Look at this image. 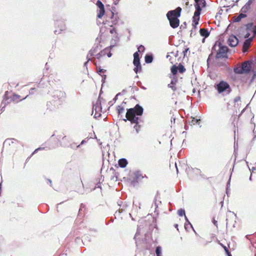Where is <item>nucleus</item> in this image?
<instances>
[{
	"label": "nucleus",
	"instance_id": "f257e3e1",
	"mask_svg": "<svg viewBox=\"0 0 256 256\" xmlns=\"http://www.w3.org/2000/svg\"><path fill=\"white\" fill-rule=\"evenodd\" d=\"M144 108L139 104H136L134 108H130L127 110V112L126 114V118L123 120L125 122L130 120L131 124H135L134 128L135 129L137 134L140 130V126L138 124L139 118L136 116H141L143 114Z\"/></svg>",
	"mask_w": 256,
	"mask_h": 256
},
{
	"label": "nucleus",
	"instance_id": "f03ea898",
	"mask_svg": "<svg viewBox=\"0 0 256 256\" xmlns=\"http://www.w3.org/2000/svg\"><path fill=\"white\" fill-rule=\"evenodd\" d=\"M182 10V8L178 6L174 10H169L166 14V17L172 28H175L178 26L180 20L178 18L180 16Z\"/></svg>",
	"mask_w": 256,
	"mask_h": 256
},
{
	"label": "nucleus",
	"instance_id": "7ed1b4c3",
	"mask_svg": "<svg viewBox=\"0 0 256 256\" xmlns=\"http://www.w3.org/2000/svg\"><path fill=\"white\" fill-rule=\"evenodd\" d=\"M252 64V60H246L242 62V65L240 64H237L234 68V72L236 74L249 73L251 70Z\"/></svg>",
	"mask_w": 256,
	"mask_h": 256
},
{
	"label": "nucleus",
	"instance_id": "20e7f679",
	"mask_svg": "<svg viewBox=\"0 0 256 256\" xmlns=\"http://www.w3.org/2000/svg\"><path fill=\"white\" fill-rule=\"evenodd\" d=\"M215 88L219 94H223V95H227L232 91L229 84L224 80L220 81V82L215 86Z\"/></svg>",
	"mask_w": 256,
	"mask_h": 256
},
{
	"label": "nucleus",
	"instance_id": "39448f33",
	"mask_svg": "<svg viewBox=\"0 0 256 256\" xmlns=\"http://www.w3.org/2000/svg\"><path fill=\"white\" fill-rule=\"evenodd\" d=\"M219 48L215 56L216 60L224 59L226 60L228 58V53L229 48L225 46H223L220 42L218 43Z\"/></svg>",
	"mask_w": 256,
	"mask_h": 256
},
{
	"label": "nucleus",
	"instance_id": "423d86ee",
	"mask_svg": "<svg viewBox=\"0 0 256 256\" xmlns=\"http://www.w3.org/2000/svg\"><path fill=\"white\" fill-rule=\"evenodd\" d=\"M100 94H101V92H100L98 100H97L96 103L94 104L93 108H92L93 111L95 110V112H96L94 116V117L95 118H96L97 117H100L101 116V114L100 112L102 109V106H101V101L100 100Z\"/></svg>",
	"mask_w": 256,
	"mask_h": 256
},
{
	"label": "nucleus",
	"instance_id": "0eeeda50",
	"mask_svg": "<svg viewBox=\"0 0 256 256\" xmlns=\"http://www.w3.org/2000/svg\"><path fill=\"white\" fill-rule=\"evenodd\" d=\"M101 40V35H100V36L98 37L96 40V41L97 42L96 46L93 47L88 52V54L90 56V57L94 56V54L97 52L101 48L102 46L100 45Z\"/></svg>",
	"mask_w": 256,
	"mask_h": 256
},
{
	"label": "nucleus",
	"instance_id": "6e6552de",
	"mask_svg": "<svg viewBox=\"0 0 256 256\" xmlns=\"http://www.w3.org/2000/svg\"><path fill=\"white\" fill-rule=\"evenodd\" d=\"M96 5L99 8V12L97 15V17L99 18H101L106 13L104 6L102 2L100 0H97Z\"/></svg>",
	"mask_w": 256,
	"mask_h": 256
},
{
	"label": "nucleus",
	"instance_id": "1a4fd4ad",
	"mask_svg": "<svg viewBox=\"0 0 256 256\" xmlns=\"http://www.w3.org/2000/svg\"><path fill=\"white\" fill-rule=\"evenodd\" d=\"M52 96L55 100L62 101L66 98V93L62 90H56L54 92Z\"/></svg>",
	"mask_w": 256,
	"mask_h": 256
},
{
	"label": "nucleus",
	"instance_id": "9d476101",
	"mask_svg": "<svg viewBox=\"0 0 256 256\" xmlns=\"http://www.w3.org/2000/svg\"><path fill=\"white\" fill-rule=\"evenodd\" d=\"M228 42L230 46L234 47L238 45V40L236 36L232 34L228 38Z\"/></svg>",
	"mask_w": 256,
	"mask_h": 256
},
{
	"label": "nucleus",
	"instance_id": "9b49d317",
	"mask_svg": "<svg viewBox=\"0 0 256 256\" xmlns=\"http://www.w3.org/2000/svg\"><path fill=\"white\" fill-rule=\"evenodd\" d=\"M55 25L56 26H58V27L60 28L59 30H55L54 31L55 34L60 33L61 32H62L66 28V26L64 22L62 20H56L55 22Z\"/></svg>",
	"mask_w": 256,
	"mask_h": 256
},
{
	"label": "nucleus",
	"instance_id": "f8f14e48",
	"mask_svg": "<svg viewBox=\"0 0 256 256\" xmlns=\"http://www.w3.org/2000/svg\"><path fill=\"white\" fill-rule=\"evenodd\" d=\"M133 64L135 66L134 68V70L136 74L141 72L142 66L140 64V60H134Z\"/></svg>",
	"mask_w": 256,
	"mask_h": 256
},
{
	"label": "nucleus",
	"instance_id": "ddd939ff",
	"mask_svg": "<svg viewBox=\"0 0 256 256\" xmlns=\"http://www.w3.org/2000/svg\"><path fill=\"white\" fill-rule=\"evenodd\" d=\"M253 37H251L249 38H246L244 42L242 51L245 52L248 51V49L250 46V42L252 40Z\"/></svg>",
	"mask_w": 256,
	"mask_h": 256
},
{
	"label": "nucleus",
	"instance_id": "4468645a",
	"mask_svg": "<svg viewBox=\"0 0 256 256\" xmlns=\"http://www.w3.org/2000/svg\"><path fill=\"white\" fill-rule=\"evenodd\" d=\"M110 18L112 20V24H116L119 19L118 14L116 13V14H114V12L112 10H110Z\"/></svg>",
	"mask_w": 256,
	"mask_h": 256
},
{
	"label": "nucleus",
	"instance_id": "2eb2a0df",
	"mask_svg": "<svg viewBox=\"0 0 256 256\" xmlns=\"http://www.w3.org/2000/svg\"><path fill=\"white\" fill-rule=\"evenodd\" d=\"M119 40H120V38L118 36V34H115L113 36L111 40V41H110L111 44L109 46L110 49H112L116 44L118 42Z\"/></svg>",
	"mask_w": 256,
	"mask_h": 256
},
{
	"label": "nucleus",
	"instance_id": "dca6fc26",
	"mask_svg": "<svg viewBox=\"0 0 256 256\" xmlns=\"http://www.w3.org/2000/svg\"><path fill=\"white\" fill-rule=\"evenodd\" d=\"M110 48L109 47L104 48L101 50L99 53L97 54L96 56L98 60H100V58L106 54V52Z\"/></svg>",
	"mask_w": 256,
	"mask_h": 256
},
{
	"label": "nucleus",
	"instance_id": "f3484780",
	"mask_svg": "<svg viewBox=\"0 0 256 256\" xmlns=\"http://www.w3.org/2000/svg\"><path fill=\"white\" fill-rule=\"evenodd\" d=\"M128 164V160L124 158H120L118 160V164L122 168H124Z\"/></svg>",
	"mask_w": 256,
	"mask_h": 256
},
{
	"label": "nucleus",
	"instance_id": "a211bd4d",
	"mask_svg": "<svg viewBox=\"0 0 256 256\" xmlns=\"http://www.w3.org/2000/svg\"><path fill=\"white\" fill-rule=\"evenodd\" d=\"M16 142H18V140L14 138H8L4 142V146H11Z\"/></svg>",
	"mask_w": 256,
	"mask_h": 256
},
{
	"label": "nucleus",
	"instance_id": "6ab92c4d",
	"mask_svg": "<svg viewBox=\"0 0 256 256\" xmlns=\"http://www.w3.org/2000/svg\"><path fill=\"white\" fill-rule=\"evenodd\" d=\"M200 33L201 36H204V38L208 37L210 36V32L206 28H200Z\"/></svg>",
	"mask_w": 256,
	"mask_h": 256
},
{
	"label": "nucleus",
	"instance_id": "aec40b11",
	"mask_svg": "<svg viewBox=\"0 0 256 256\" xmlns=\"http://www.w3.org/2000/svg\"><path fill=\"white\" fill-rule=\"evenodd\" d=\"M177 82V80L176 78H173L170 84H168V87L171 88L174 91L176 90V88L174 86L176 82Z\"/></svg>",
	"mask_w": 256,
	"mask_h": 256
},
{
	"label": "nucleus",
	"instance_id": "412c9836",
	"mask_svg": "<svg viewBox=\"0 0 256 256\" xmlns=\"http://www.w3.org/2000/svg\"><path fill=\"white\" fill-rule=\"evenodd\" d=\"M220 60H216V61L215 62V66H218V67H222V66H226V60H224H224L223 61H221L220 60Z\"/></svg>",
	"mask_w": 256,
	"mask_h": 256
},
{
	"label": "nucleus",
	"instance_id": "4be33fe9",
	"mask_svg": "<svg viewBox=\"0 0 256 256\" xmlns=\"http://www.w3.org/2000/svg\"><path fill=\"white\" fill-rule=\"evenodd\" d=\"M154 58L152 54H147L145 56L144 60L146 64H150L152 62Z\"/></svg>",
	"mask_w": 256,
	"mask_h": 256
},
{
	"label": "nucleus",
	"instance_id": "5701e85b",
	"mask_svg": "<svg viewBox=\"0 0 256 256\" xmlns=\"http://www.w3.org/2000/svg\"><path fill=\"white\" fill-rule=\"evenodd\" d=\"M11 100V99L10 100L8 98H6V95H4V98L1 104V110L2 111L4 110V108H5L6 104L10 103Z\"/></svg>",
	"mask_w": 256,
	"mask_h": 256
},
{
	"label": "nucleus",
	"instance_id": "b1692460",
	"mask_svg": "<svg viewBox=\"0 0 256 256\" xmlns=\"http://www.w3.org/2000/svg\"><path fill=\"white\" fill-rule=\"evenodd\" d=\"M246 14H244L243 13H240L238 14V16L234 20V22H240L242 18H246Z\"/></svg>",
	"mask_w": 256,
	"mask_h": 256
},
{
	"label": "nucleus",
	"instance_id": "393cba45",
	"mask_svg": "<svg viewBox=\"0 0 256 256\" xmlns=\"http://www.w3.org/2000/svg\"><path fill=\"white\" fill-rule=\"evenodd\" d=\"M250 4H246L241 9V13L246 14L250 10Z\"/></svg>",
	"mask_w": 256,
	"mask_h": 256
},
{
	"label": "nucleus",
	"instance_id": "a878e982",
	"mask_svg": "<svg viewBox=\"0 0 256 256\" xmlns=\"http://www.w3.org/2000/svg\"><path fill=\"white\" fill-rule=\"evenodd\" d=\"M118 204L120 206V208L118 210V212H116V213H115V214L116 215H118V214H120L122 212L125 208L128 206L126 204H124V205H123L122 206V205L119 204V202L118 203Z\"/></svg>",
	"mask_w": 256,
	"mask_h": 256
},
{
	"label": "nucleus",
	"instance_id": "bb28decb",
	"mask_svg": "<svg viewBox=\"0 0 256 256\" xmlns=\"http://www.w3.org/2000/svg\"><path fill=\"white\" fill-rule=\"evenodd\" d=\"M134 176L136 180H140L144 178V176H142L140 172L138 170L134 172Z\"/></svg>",
	"mask_w": 256,
	"mask_h": 256
},
{
	"label": "nucleus",
	"instance_id": "cd10ccee",
	"mask_svg": "<svg viewBox=\"0 0 256 256\" xmlns=\"http://www.w3.org/2000/svg\"><path fill=\"white\" fill-rule=\"evenodd\" d=\"M160 198V196H159L158 192L157 194L155 196L154 201V206H156V208H155L156 210L158 208V204H161V202L160 200H157V198Z\"/></svg>",
	"mask_w": 256,
	"mask_h": 256
},
{
	"label": "nucleus",
	"instance_id": "c85d7f7f",
	"mask_svg": "<svg viewBox=\"0 0 256 256\" xmlns=\"http://www.w3.org/2000/svg\"><path fill=\"white\" fill-rule=\"evenodd\" d=\"M94 62V65L96 66V71H97V72L98 74L101 76V74L102 72H105L106 70H104V69H102V68H101L100 66H98L96 64V63L93 62Z\"/></svg>",
	"mask_w": 256,
	"mask_h": 256
},
{
	"label": "nucleus",
	"instance_id": "c756f323",
	"mask_svg": "<svg viewBox=\"0 0 256 256\" xmlns=\"http://www.w3.org/2000/svg\"><path fill=\"white\" fill-rule=\"evenodd\" d=\"M178 70L180 73L182 74L186 71L184 66L181 63H180L178 66Z\"/></svg>",
	"mask_w": 256,
	"mask_h": 256
},
{
	"label": "nucleus",
	"instance_id": "7c9ffc66",
	"mask_svg": "<svg viewBox=\"0 0 256 256\" xmlns=\"http://www.w3.org/2000/svg\"><path fill=\"white\" fill-rule=\"evenodd\" d=\"M116 109L118 110V116L120 115V114H122L124 111V106H122V105L118 106H117Z\"/></svg>",
	"mask_w": 256,
	"mask_h": 256
},
{
	"label": "nucleus",
	"instance_id": "2f4dec72",
	"mask_svg": "<svg viewBox=\"0 0 256 256\" xmlns=\"http://www.w3.org/2000/svg\"><path fill=\"white\" fill-rule=\"evenodd\" d=\"M178 66H176V65H173L172 66L170 70H171V72L173 75H176L177 74V72H178Z\"/></svg>",
	"mask_w": 256,
	"mask_h": 256
},
{
	"label": "nucleus",
	"instance_id": "473e14b6",
	"mask_svg": "<svg viewBox=\"0 0 256 256\" xmlns=\"http://www.w3.org/2000/svg\"><path fill=\"white\" fill-rule=\"evenodd\" d=\"M100 178H97L96 180V182H96V186H95V187L94 188H93L92 190H91L90 191L94 190L96 188H101V186L100 185Z\"/></svg>",
	"mask_w": 256,
	"mask_h": 256
},
{
	"label": "nucleus",
	"instance_id": "72a5a7b5",
	"mask_svg": "<svg viewBox=\"0 0 256 256\" xmlns=\"http://www.w3.org/2000/svg\"><path fill=\"white\" fill-rule=\"evenodd\" d=\"M185 220H186V222H185V224H184V228H185L186 230L188 228V225H190V227L192 228V229L194 230V228H193V226H192V224H191V223L190 222V221L188 220V218H187L186 216H185Z\"/></svg>",
	"mask_w": 256,
	"mask_h": 256
},
{
	"label": "nucleus",
	"instance_id": "f704fd0d",
	"mask_svg": "<svg viewBox=\"0 0 256 256\" xmlns=\"http://www.w3.org/2000/svg\"><path fill=\"white\" fill-rule=\"evenodd\" d=\"M162 248L158 246L156 248V256H162Z\"/></svg>",
	"mask_w": 256,
	"mask_h": 256
},
{
	"label": "nucleus",
	"instance_id": "c9c22d12",
	"mask_svg": "<svg viewBox=\"0 0 256 256\" xmlns=\"http://www.w3.org/2000/svg\"><path fill=\"white\" fill-rule=\"evenodd\" d=\"M178 214L180 216H185L186 214L184 210L182 208H180L178 211Z\"/></svg>",
	"mask_w": 256,
	"mask_h": 256
},
{
	"label": "nucleus",
	"instance_id": "e433bc0d",
	"mask_svg": "<svg viewBox=\"0 0 256 256\" xmlns=\"http://www.w3.org/2000/svg\"><path fill=\"white\" fill-rule=\"evenodd\" d=\"M199 18H192V26L196 27L198 24Z\"/></svg>",
	"mask_w": 256,
	"mask_h": 256
},
{
	"label": "nucleus",
	"instance_id": "4c0bfd02",
	"mask_svg": "<svg viewBox=\"0 0 256 256\" xmlns=\"http://www.w3.org/2000/svg\"><path fill=\"white\" fill-rule=\"evenodd\" d=\"M194 2L196 4H198L200 5H201L202 4L203 7H204L206 6V2L204 0H194Z\"/></svg>",
	"mask_w": 256,
	"mask_h": 256
},
{
	"label": "nucleus",
	"instance_id": "58836bf2",
	"mask_svg": "<svg viewBox=\"0 0 256 256\" xmlns=\"http://www.w3.org/2000/svg\"><path fill=\"white\" fill-rule=\"evenodd\" d=\"M254 26L252 22L248 23L246 24V30H251L252 28H254Z\"/></svg>",
	"mask_w": 256,
	"mask_h": 256
},
{
	"label": "nucleus",
	"instance_id": "ea45409f",
	"mask_svg": "<svg viewBox=\"0 0 256 256\" xmlns=\"http://www.w3.org/2000/svg\"><path fill=\"white\" fill-rule=\"evenodd\" d=\"M140 226H138V229H137V231H136V232L134 236V239L136 240V244H137V240H136V236H138L140 234Z\"/></svg>",
	"mask_w": 256,
	"mask_h": 256
},
{
	"label": "nucleus",
	"instance_id": "a19ab883",
	"mask_svg": "<svg viewBox=\"0 0 256 256\" xmlns=\"http://www.w3.org/2000/svg\"><path fill=\"white\" fill-rule=\"evenodd\" d=\"M200 12H200V11L196 10L194 12V16L193 18H200Z\"/></svg>",
	"mask_w": 256,
	"mask_h": 256
},
{
	"label": "nucleus",
	"instance_id": "79ce46f5",
	"mask_svg": "<svg viewBox=\"0 0 256 256\" xmlns=\"http://www.w3.org/2000/svg\"><path fill=\"white\" fill-rule=\"evenodd\" d=\"M138 52H136L134 54V60H140Z\"/></svg>",
	"mask_w": 256,
	"mask_h": 256
},
{
	"label": "nucleus",
	"instance_id": "37998d69",
	"mask_svg": "<svg viewBox=\"0 0 256 256\" xmlns=\"http://www.w3.org/2000/svg\"><path fill=\"white\" fill-rule=\"evenodd\" d=\"M200 6L201 5H200L198 4H194V7H195V8H196V10L201 12L202 11V8H201Z\"/></svg>",
	"mask_w": 256,
	"mask_h": 256
},
{
	"label": "nucleus",
	"instance_id": "c03bdc74",
	"mask_svg": "<svg viewBox=\"0 0 256 256\" xmlns=\"http://www.w3.org/2000/svg\"><path fill=\"white\" fill-rule=\"evenodd\" d=\"M138 52H140L141 51L142 52H144V50H145V48L144 46L142 45H140L138 48Z\"/></svg>",
	"mask_w": 256,
	"mask_h": 256
},
{
	"label": "nucleus",
	"instance_id": "a18cd8bd",
	"mask_svg": "<svg viewBox=\"0 0 256 256\" xmlns=\"http://www.w3.org/2000/svg\"><path fill=\"white\" fill-rule=\"evenodd\" d=\"M213 58V54L212 53H211L209 56H208V57L207 59V64L208 65V66L209 64H210V60L212 58Z\"/></svg>",
	"mask_w": 256,
	"mask_h": 256
},
{
	"label": "nucleus",
	"instance_id": "49530a36",
	"mask_svg": "<svg viewBox=\"0 0 256 256\" xmlns=\"http://www.w3.org/2000/svg\"><path fill=\"white\" fill-rule=\"evenodd\" d=\"M230 178H231V176H230V178H229V180L227 182V184H226V194H228V190L230 187Z\"/></svg>",
	"mask_w": 256,
	"mask_h": 256
},
{
	"label": "nucleus",
	"instance_id": "de8ad7c7",
	"mask_svg": "<svg viewBox=\"0 0 256 256\" xmlns=\"http://www.w3.org/2000/svg\"><path fill=\"white\" fill-rule=\"evenodd\" d=\"M89 56H90L88 54L87 57H86L88 60L84 63V66H86L89 61H92V59L90 58Z\"/></svg>",
	"mask_w": 256,
	"mask_h": 256
},
{
	"label": "nucleus",
	"instance_id": "09e8293b",
	"mask_svg": "<svg viewBox=\"0 0 256 256\" xmlns=\"http://www.w3.org/2000/svg\"><path fill=\"white\" fill-rule=\"evenodd\" d=\"M251 31L254 34V36L256 35V26H254V28H252Z\"/></svg>",
	"mask_w": 256,
	"mask_h": 256
},
{
	"label": "nucleus",
	"instance_id": "8fccbe9b",
	"mask_svg": "<svg viewBox=\"0 0 256 256\" xmlns=\"http://www.w3.org/2000/svg\"><path fill=\"white\" fill-rule=\"evenodd\" d=\"M101 76L102 78V83H104L105 82V80H106V74H103V75H101Z\"/></svg>",
	"mask_w": 256,
	"mask_h": 256
},
{
	"label": "nucleus",
	"instance_id": "3c124183",
	"mask_svg": "<svg viewBox=\"0 0 256 256\" xmlns=\"http://www.w3.org/2000/svg\"><path fill=\"white\" fill-rule=\"evenodd\" d=\"M120 95H121V93H118L116 94V96L113 99V101L114 102H115L116 101V100H118V96H120Z\"/></svg>",
	"mask_w": 256,
	"mask_h": 256
},
{
	"label": "nucleus",
	"instance_id": "603ef678",
	"mask_svg": "<svg viewBox=\"0 0 256 256\" xmlns=\"http://www.w3.org/2000/svg\"><path fill=\"white\" fill-rule=\"evenodd\" d=\"M110 32L112 34H114V32H115V34H117L116 32V28H114L110 29Z\"/></svg>",
	"mask_w": 256,
	"mask_h": 256
},
{
	"label": "nucleus",
	"instance_id": "864d4df0",
	"mask_svg": "<svg viewBox=\"0 0 256 256\" xmlns=\"http://www.w3.org/2000/svg\"><path fill=\"white\" fill-rule=\"evenodd\" d=\"M84 204H82L80 205V208L79 210L78 215L80 216L81 214V211L82 210V208H84Z\"/></svg>",
	"mask_w": 256,
	"mask_h": 256
},
{
	"label": "nucleus",
	"instance_id": "5fc2aeb1",
	"mask_svg": "<svg viewBox=\"0 0 256 256\" xmlns=\"http://www.w3.org/2000/svg\"><path fill=\"white\" fill-rule=\"evenodd\" d=\"M225 250L228 254V256H232L229 250H228L226 247H224Z\"/></svg>",
	"mask_w": 256,
	"mask_h": 256
},
{
	"label": "nucleus",
	"instance_id": "6e6d98bb",
	"mask_svg": "<svg viewBox=\"0 0 256 256\" xmlns=\"http://www.w3.org/2000/svg\"><path fill=\"white\" fill-rule=\"evenodd\" d=\"M35 90H36V88H31L29 92L30 94H34V91Z\"/></svg>",
	"mask_w": 256,
	"mask_h": 256
},
{
	"label": "nucleus",
	"instance_id": "4d7b16f0",
	"mask_svg": "<svg viewBox=\"0 0 256 256\" xmlns=\"http://www.w3.org/2000/svg\"><path fill=\"white\" fill-rule=\"evenodd\" d=\"M20 97V96L18 95H16V94H14L12 98V100H15L17 98H19Z\"/></svg>",
	"mask_w": 256,
	"mask_h": 256
},
{
	"label": "nucleus",
	"instance_id": "13d9d810",
	"mask_svg": "<svg viewBox=\"0 0 256 256\" xmlns=\"http://www.w3.org/2000/svg\"><path fill=\"white\" fill-rule=\"evenodd\" d=\"M86 140H82V142H80V144L79 145H78V146H77V148H79V147H80V146L81 145L84 144V143H86Z\"/></svg>",
	"mask_w": 256,
	"mask_h": 256
},
{
	"label": "nucleus",
	"instance_id": "bf43d9fd",
	"mask_svg": "<svg viewBox=\"0 0 256 256\" xmlns=\"http://www.w3.org/2000/svg\"><path fill=\"white\" fill-rule=\"evenodd\" d=\"M189 50V48H186L183 52L182 53L184 54V56H186V53L188 52V51Z\"/></svg>",
	"mask_w": 256,
	"mask_h": 256
},
{
	"label": "nucleus",
	"instance_id": "052dcab7",
	"mask_svg": "<svg viewBox=\"0 0 256 256\" xmlns=\"http://www.w3.org/2000/svg\"><path fill=\"white\" fill-rule=\"evenodd\" d=\"M190 123L191 124H195V118H192V120H191V122H190Z\"/></svg>",
	"mask_w": 256,
	"mask_h": 256
},
{
	"label": "nucleus",
	"instance_id": "680f3d73",
	"mask_svg": "<svg viewBox=\"0 0 256 256\" xmlns=\"http://www.w3.org/2000/svg\"><path fill=\"white\" fill-rule=\"evenodd\" d=\"M240 97L239 96H236V98H234V102H238V101L240 100Z\"/></svg>",
	"mask_w": 256,
	"mask_h": 256
},
{
	"label": "nucleus",
	"instance_id": "e2e57ef3",
	"mask_svg": "<svg viewBox=\"0 0 256 256\" xmlns=\"http://www.w3.org/2000/svg\"><path fill=\"white\" fill-rule=\"evenodd\" d=\"M200 119H195V124H198L199 125L200 124Z\"/></svg>",
	"mask_w": 256,
	"mask_h": 256
},
{
	"label": "nucleus",
	"instance_id": "0e129e2a",
	"mask_svg": "<svg viewBox=\"0 0 256 256\" xmlns=\"http://www.w3.org/2000/svg\"><path fill=\"white\" fill-rule=\"evenodd\" d=\"M186 22H184L183 23V24L181 25L180 28L183 27L184 28H186Z\"/></svg>",
	"mask_w": 256,
	"mask_h": 256
},
{
	"label": "nucleus",
	"instance_id": "69168bd1",
	"mask_svg": "<svg viewBox=\"0 0 256 256\" xmlns=\"http://www.w3.org/2000/svg\"><path fill=\"white\" fill-rule=\"evenodd\" d=\"M250 35V34L249 32H248L244 36V38H248L249 37Z\"/></svg>",
	"mask_w": 256,
	"mask_h": 256
},
{
	"label": "nucleus",
	"instance_id": "338daca9",
	"mask_svg": "<svg viewBox=\"0 0 256 256\" xmlns=\"http://www.w3.org/2000/svg\"><path fill=\"white\" fill-rule=\"evenodd\" d=\"M212 222L213 224L215 225V226H216L217 224V221L216 220L214 219H213L212 220Z\"/></svg>",
	"mask_w": 256,
	"mask_h": 256
},
{
	"label": "nucleus",
	"instance_id": "774afa93",
	"mask_svg": "<svg viewBox=\"0 0 256 256\" xmlns=\"http://www.w3.org/2000/svg\"><path fill=\"white\" fill-rule=\"evenodd\" d=\"M120 0H114V4L115 5H116V4H118V2Z\"/></svg>",
	"mask_w": 256,
	"mask_h": 256
}]
</instances>
